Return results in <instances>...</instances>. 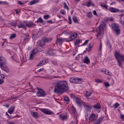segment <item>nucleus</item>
Listing matches in <instances>:
<instances>
[{
    "mask_svg": "<svg viewBox=\"0 0 124 124\" xmlns=\"http://www.w3.org/2000/svg\"><path fill=\"white\" fill-rule=\"evenodd\" d=\"M54 92L55 93L62 94L68 91V83L66 80H59L54 84Z\"/></svg>",
    "mask_w": 124,
    "mask_h": 124,
    "instance_id": "nucleus-1",
    "label": "nucleus"
},
{
    "mask_svg": "<svg viewBox=\"0 0 124 124\" xmlns=\"http://www.w3.org/2000/svg\"><path fill=\"white\" fill-rule=\"evenodd\" d=\"M114 57L117 61L119 66H123V62H124V54H121L118 51H116L114 53Z\"/></svg>",
    "mask_w": 124,
    "mask_h": 124,
    "instance_id": "nucleus-2",
    "label": "nucleus"
},
{
    "mask_svg": "<svg viewBox=\"0 0 124 124\" xmlns=\"http://www.w3.org/2000/svg\"><path fill=\"white\" fill-rule=\"evenodd\" d=\"M105 29V26L103 24H101L99 26L98 31L97 32V36L96 37L97 38H101L102 37V35L104 34V30Z\"/></svg>",
    "mask_w": 124,
    "mask_h": 124,
    "instance_id": "nucleus-3",
    "label": "nucleus"
},
{
    "mask_svg": "<svg viewBox=\"0 0 124 124\" xmlns=\"http://www.w3.org/2000/svg\"><path fill=\"white\" fill-rule=\"evenodd\" d=\"M6 63V60L5 59L2 57H0V67L1 68L2 70H4V71H6L7 72H9V70L8 69H5L3 67L4 64Z\"/></svg>",
    "mask_w": 124,
    "mask_h": 124,
    "instance_id": "nucleus-4",
    "label": "nucleus"
},
{
    "mask_svg": "<svg viewBox=\"0 0 124 124\" xmlns=\"http://www.w3.org/2000/svg\"><path fill=\"white\" fill-rule=\"evenodd\" d=\"M6 63V60L5 59L2 57H0V67L1 68L2 70H4V71H6L7 72H9V70L8 69H5L3 67L4 64Z\"/></svg>",
    "mask_w": 124,
    "mask_h": 124,
    "instance_id": "nucleus-5",
    "label": "nucleus"
},
{
    "mask_svg": "<svg viewBox=\"0 0 124 124\" xmlns=\"http://www.w3.org/2000/svg\"><path fill=\"white\" fill-rule=\"evenodd\" d=\"M74 98L76 101V103H77L78 106L81 107L83 105V103H84V102L82 101L81 99H80V97L75 96Z\"/></svg>",
    "mask_w": 124,
    "mask_h": 124,
    "instance_id": "nucleus-6",
    "label": "nucleus"
},
{
    "mask_svg": "<svg viewBox=\"0 0 124 124\" xmlns=\"http://www.w3.org/2000/svg\"><path fill=\"white\" fill-rule=\"evenodd\" d=\"M41 112L46 115H54V112L46 108H41Z\"/></svg>",
    "mask_w": 124,
    "mask_h": 124,
    "instance_id": "nucleus-7",
    "label": "nucleus"
},
{
    "mask_svg": "<svg viewBox=\"0 0 124 124\" xmlns=\"http://www.w3.org/2000/svg\"><path fill=\"white\" fill-rule=\"evenodd\" d=\"M46 94V93H45V92L42 89L39 90L36 93L37 96H38L39 97H43L45 96Z\"/></svg>",
    "mask_w": 124,
    "mask_h": 124,
    "instance_id": "nucleus-8",
    "label": "nucleus"
},
{
    "mask_svg": "<svg viewBox=\"0 0 124 124\" xmlns=\"http://www.w3.org/2000/svg\"><path fill=\"white\" fill-rule=\"evenodd\" d=\"M50 41H52V38H45L44 40H41L40 42V46H44L45 45V43H47V42H50Z\"/></svg>",
    "mask_w": 124,
    "mask_h": 124,
    "instance_id": "nucleus-9",
    "label": "nucleus"
},
{
    "mask_svg": "<svg viewBox=\"0 0 124 124\" xmlns=\"http://www.w3.org/2000/svg\"><path fill=\"white\" fill-rule=\"evenodd\" d=\"M37 52H38V49L35 48L31 52L30 54V56L29 57L30 60H32L34 58V56L36 55Z\"/></svg>",
    "mask_w": 124,
    "mask_h": 124,
    "instance_id": "nucleus-10",
    "label": "nucleus"
},
{
    "mask_svg": "<svg viewBox=\"0 0 124 124\" xmlns=\"http://www.w3.org/2000/svg\"><path fill=\"white\" fill-rule=\"evenodd\" d=\"M17 26L18 29H23V30L27 31L26 21L19 23Z\"/></svg>",
    "mask_w": 124,
    "mask_h": 124,
    "instance_id": "nucleus-11",
    "label": "nucleus"
},
{
    "mask_svg": "<svg viewBox=\"0 0 124 124\" xmlns=\"http://www.w3.org/2000/svg\"><path fill=\"white\" fill-rule=\"evenodd\" d=\"M82 105H83L86 109V110L89 112H90V111H91V110L92 109V106H91V105H90L88 103H83Z\"/></svg>",
    "mask_w": 124,
    "mask_h": 124,
    "instance_id": "nucleus-12",
    "label": "nucleus"
},
{
    "mask_svg": "<svg viewBox=\"0 0 124 124\" xmlns=\"http://www.w3.org/2000/svg\"><path fill=\"white\" fill-rule=\"evenodd\" d=\"M97 119V116L94 113H92L89 116L90 122H94L95 120Z\"/></svg>",
    "mask_w": 124,
    "mask_h": 124,
    "instance_id": "nucleus-13",
    "label": "nucleus"
},
{
    "mask_svg": "<svg viewBox=\"0 0 124 124\" xmlns=\"http://www.w3.org/2000/svg\"><path fill=\"white\" fill-rule=\"evenodd\" d=\"M109 11L112 13H117V12H123V11H120L119 9L116 8L110 7L109 9Z\"/></svg>",
    "mask_w": 124,
    "mask_h": 124,
    "instance_id": "nucleus-14",
    "label": "nucleus"
},
{
    "mask_svg": "<svg viewBox=\"0 0 124 124\" xmlns=\"http://www.w3.org/2000/svg\"><path fill=\"white\" fill-rule=\"evenodd\" d=\"M59 119L62 121H66L68 119V116L67 115L61 114L59 116Z\"/></svg>",
    "mask_w": 124,
    "mask_h": 124,
    "instance_id": "nucleus-15",
    "label": "nucleus"
},
{
    "mask_svg": "<svg viewBox=\"0 0 124 124\" xmlns=\"http://www.w3.org/2000/svg\"><path fill=\"white\" fill-rule=\"evenodd\" d=\"M83 62L84 63H86L87 64H90L91 63V61H90V59H89V57L88 56H86L83 60Z\"/></svg>",
    "mask_w": 124,
    "mask_h": 124,
    "instance_id": "nucleus-16",
    "label": "nucleus"
},
{
    "mask_svg": "<svg viewBox=\"0 0 124 124\" xmlns=\"http://www.w3.org/2000/svg\"><path fill=\"white\" fill-rule=\"evenodd\" d=\"M41 78H44V79H46L48 80V79H55L56 78H60V76H48L47 77H41Z\"/></svg>",
    "mask_w": 124,
    "mask_h": 124,
    "instance_id": "nucleus-17",
    "label": "nucleus"
},
{
    "mask_svg": "<svg viewBox=\"0 0 124 124\" xmlns=\"http://www.w3.org/2000/svg\"><path fill=\"white\" fill-rule=\"evenodd\" d=\"M26 27L28 28H32L33 27V23L31 21H25Z\"/></svg>",
    "mask_w": 124,
    "mask_h": 124,
    "instance_id": "nucleus-18",
    "label": "nucleus"
},
{
    "mask_svg": "<svg viewBox=\"0 0 124 124\" xmlns=\"http://www.w3.org/2000/svg\"><path fill=\"white\" fill-rule=\"evenodd\" d=\"M78 34L77 32H74L70 37V38L71 40H74V39L77 38Z\"/></svg>",
    "mask_w": 124,
    "mask_h": 124,
    "instance_id": "nucleus-19",
    "label": "nucleus"
},
{
    "mask_svg": "<svg viewBox=\"0 0 124 124\" xmlns=\"http://www.w3.org/2000/svg\"><path fill=\"white\" fill-rule=\"evenodd\" d=\"M111 28L113 31H115L119 29V24H117L116 23H112L111 25Z\"/></svg>",
    "mask_w": 124,
    "mask_h": 124,
    "instance_id": "nucleus-20",
    "label": "nucleus"
},
{
    "mask_svg": "<svg viewBox=\"0 0 124 124\" xmlns=\"http://www.w3.org/2000/svg\"><path fill=\"white\" fill-rule=\"evenodd\" d=\"M85 4H86V6H87L88 7H90V6H91V5L92 6H94V3H93V2H92L91 0L87 1L85 3Z\"/></svg>",
    "mask_w": 124,
    "mask_h": 124,
    "instance_id": "nucleus-21",
    "label": "nucleus"
},
{
    "mask_svg": "<svg viewBox=\"0 0 124 124\" xmlns=\"http://www.w3.org/2000/svg\"><path fill=\"white\" fill-rule=\"evenodd\" d=\"M31 116H32V117H33V118H34L35 119H37V118H38V113H37V112L31 111Z\"/></svg>",
    "mask_w": 124,
    "mask_h": 124,
    "instance_id": "nucleus-22",
    "label": "nucleus"
},
{
    "mask_svg": "<svg viewBox=\"0 0 124 124\" xmlns=\"http://www.w3.org/2000/svg\"><path fill=\"white\" fill-rule=\"evenodd\" d=\"M15 110V107H10L8 110V113H9V114H13Z\"/></svg>",
    "mask_w": 124,
    "mask_h": 124,
    "instance_id": "nucleus-23",
    "label": "nucleus"
},
{
    "mask_svg": "<svg viewBox=\"0 0 124 124\" xmlns=\"http://www.w3.org/2000/svg\"><path fill=\"white\" fill-rule=\"evenodd\" d=\"M92 93H93V90L90 91V92L86 91L85 93L86 97L89 98V96H91Z\"/></svg>",
    "mask_w": 124,
    "mask_h": 124,
    "instance_id": "nucleus-24",
    "label": "nucleus"
},
{
    "mask_svg": "<svg viewBox=\"0 0 124 124\" xmlns=\"http://www.w3.org/2000/svg\"><path fill=\"white\" fill-rule=\"evenodd\" d=\"M39 0H33L29 3V5H32V4H35V3H38Z\"/></svg>",
    "mask_w": 124,
    "mask_h": 124,
    "instance_id": "nucleus-25",
    "label": "nucleus"
},
{
    "mask_svg": "<svg viewBox=\"0 0 124 124\" xmlns=\"http://www.w3.org/2000/svg\"><path fill=\"white\" fill-rule=\"evenodd\" d=\"M82 81V78H76V82H74V84H80Z\"/></svg>",
    "mask_w": 124,
    "mask_h": 124,
    "instance_id": "nucleus-26",
    "label": "nucleus"
},
{
    "mask_svg": "<svg viewBox=\"0 0 124 124\" xmlns=\"http://www.w3.org/2000/svg\"><path fill=\"white\" fill-rule=\"evenodd\" d=\"M102 122V118H100L94 122L93 124H99Z\"/></svg>",
    "mask_w": 124,
    "mask_h": 124,
    "instance_id": "nucleus-27",
    "label": "nucleus"
},
{
    "mask_svg": "<svg viewBox=\"0 0 124 124\" xmlns=\"http://www.w3.org/2000/svg\"><path fill=\"white\" fill-rule=\"evenodd\" d=\"M93 107L95 109H100V104L99 103H97L96 104L94 105Z\"/></svg>",
    "mask_w": 124,
    "mask_h": 124,
    "instance_id": "nucleus-28",
    "label": "nucleus"
},
{
    "mask_svg": "<svg viewBox=\"0 0 124 124\" xmlns=\"http://www.w3.org/2000/svg\"><path fill=\"white\" fill-rule=\"evenodd\" d=\"M114 31H115V33L117 35H119L121 33V29H120L119 28L114 30Z\"/></svg>",
    "mask_w": 124,
    "mask_h": 124,
    "instance_id": "nucleus-29",
    "label": "nucleus"
},
{
    "mask_svg": "<svg viewBox=\"0 0 124 124\" xmlns=\"http://www.w3.org/2000/svg\"><path fill=\"white\" fill-rule=\"evenodd\" d=\"M86 14L88 18H93V14H92V12H87Z\"/></svg>",
    "mask_w": 124,
    "mask_h": 124,
    "instance_id": "nucleus-30",
    "label": "nucleus"
},
{
    "mask_svg": "<svg viewBox=\"0 0 124 124\" xmlns=\"http://www.w3.org/2000/svg\"><path fill=\"white\" fill-rule=\"evenodd\" d=\"M15 37H16V34L13 33V34H11V35L9 37V39H10V40H12V39H14V38H15Z\"/></svg>",
    "mask_w": 124,
    "mask_h": 124,
    "instance_id": "nucleus-31",
    "label": "nucleus"
},
{
    "mask_svg": "<svg viewBox=\"0 0 124 124\" xmlns=\"http://www.w3.org/2000/svg\"><path fill=\"white\" fill-rule=\"evenodd\" d=\"M90 111L86 112L85 119L86 120H89L90 119Z\"/></svg>",
    "mask_w": 124,
    "mask_h": 124,
    "instance_id": "nucleus-32",
    "label": "nucleus"
},
{
    "mask_svg": "<svg viewBox=\"0 0 124 124\" xmlns=\"http://www.w3.org/2000/svg\"><path fill=\"white\" fill-rule=\"evenodd\" d=\"M71 109L72 111H73V112H74V114H76V113H77L76 108H75V107H74V106H72Z\"/></svg>",
    "mask_w": 124,
    "mask_h": 124,
    "instance_id": "nucleus-33",
    "label": "nucleus"
},
{
    "mask_svg": "<svg viewBox=\"0 0 124 124\" xmlns=\"http://www.w3.org/2000/svg\"><path fill=\"white\" fill-rule=\"evenodd\" d=\"M73 19V22H74V23H78V18H77V17H76V16H74L72 17Z\"/></svg>",
    "mask_w": 124,
    "mask_h": 124,
    "instance_id": "nucleus-34",
    "label": "nucleus"
},
{
    "mask_svg": "<svg viewBox=\"0 0 124 124\" xmlns=\"http://www.w3.org/2000/svg\"><path fill=\"white\" fill-rule=\"evenodd\" d=\"M104 72L106 74H107V75H109L110 76L112 75V73L110 72V71H109V70H108L104 71Z\"/></svg>",
    "mask_w": 124,
    "mask_h": 124,
    "instance_id": "nucleus-35",
    "label": "nucleus"
},
{
    "mask_svg": "<svg viewBox=\"0 0 124 124\" xmlns=\"http://www.w3.org/2000/svg\"><path fill=\"white\" fill-rule=\"evenodd\" d=\"M37 22L38 23H43V19L41 17H39L35 23H37Z\"/></svg>",
    "mask_w": 124,
    "mask_h": 124,
    "instance_id": "nucleus-36",
    "label": "nucleus"
},
{
    "mask_svg": "<svg viewBox=\"0 0 124 124\" xmlns=\"http://www.w3.org/2000/svg\"><path fill=\"white\" fill-rule=\"evenodd\" d=\"M113 106L114 108H115V109H116V108H118V107H119V106H120V104H119V103H115L114 104Z\"/></svg>",
    "mask_w": 124,
    "mask_h": 124,
    "instance_id": "nucleus-37",
    "label": "nucleus"
},
{
    "mask_svg": "<svg viewBox=\"0 0 124 124\" xmlns=\"http://www.w3.org/2000/svg\"><path fill=\"white\" fill-rule=\"evenodd\" d=\"M48 62V58H45V59L43 60V62L44 63V64H46V63H47Z\"/></svg>",
    "mask_w": 124,
    "mask_h": 124,
    "instance_id": "nucleus-38",
    "label": "nucleus"
},
{
    "mask_svg": "<svg viewBox=\"0 0 124 124\" xmlns=\"http://www.w3.org/2000/svg\"><path fill=\"white\" fill-rule=\"evenodd\" d=\"M101 5L102 6V7L105 8L106 10H107L108 9V6L106 5V4H102Z\"/></svg>",
    "mask_w": 124,
    "mask_h": 124,
    "instance_id": "nucleus-39",
    "label": "nucleus"
},
{
    "mask_svg": "<svg viewBox=\"0 0 124 124\" xmlns=\"http://www.w3.org/2000/svg\"><path fill=\"white\" fill-rule=\"evenodd\" d=\"M64 100L66 102H69L70 101L69 98H68L67 96H65L64 97Z\"/></svg>",
    "mask_w": 124,
    "mask_h": 124,
    "instance_id": "nucleus-40",
    "label": "nucleus"
},
{
    "mask_svg": "<svg viewBox=\"0 0 124 124\" xmlns=\"http://www.w3.org/2000/svg\"><path fill=\"white\" fill-rule=\"evenodd\" d=\"M41 65H44V63H43V61L40 62L39 63L37 64V66H40Z\"/></svg>",
    "mask_w": 124,
    "mask_h": 124,
    "instance_id": "nucleus-41",
    "label": "nucleus"
},
{
    "mask_svg": "<svg viewBox=\"0 0 124 124\" xmlns=\"http://www.w3.org/2000/svg\"><path fill=\"white\" fill-rule=\"evenodd\" d=\"M11 25H12V26H13V27H16V25H17V22H12L11 23Z\"/></svg>",
    "mask_w": 124,
    "mask_h": 124,
    "instance_id": "nucleus-42",
    "label": "nucleus"
},
{
    "mask_svg": "<svg viewBox=\"0 0 124 124\" xmlns=\"http://www.w3.org/2000/svg\"><path fill=\"white\" fill-rule=\"evenodd\" d=\"M69 82H70V83H73V84H74V78H71L69 79Z\"/></svg>",
    "mask_w": 124,
    "mask_h": 124,
    "instance_id": "nucleus-43",
    "label": "nucleus"
},
{
    "mask_svg": "<svg viewBox=\"0 0 124 124\" xmlns=\"http://www.w3.org/2000/svg\"><path fill=\"white\" fill-rule=\"evenodd\" d=\"M95 81L96 83H102V80L101 79H99L98 78L96 79Z\"/></svg>",
    "mask_w": 124,
    "mask_h": 124,
    "instance_id": "nucleus-44",
    "label": "nucleus"
},
{
    "mask_svg": "<svg viewBox=\"0 0 124 124\" xmlns=\"http://www.w3.org/2000/svg\"><path fill=\"white\" fill-rule=\"evenodd\" d=\"M63 5L64 6V8L68 10V7H67V5H66V3L65 2L63 3Z\"/></svg>",
    "mask_w": 124,
    "mask_h": 124,
    "instance_id": "nucleus-45",
    "label": "nucleus"
},
{
    "mask_svg": "<svg viewBox=\"0 0 124 124\" xmlns=\"http://www.w3.org/2000/svg\"><path fill=\"white\" fill-rule=\"evenodd\" d=\"M49 17H50V16L47 15H45L44 16V19H45V20H47V19L49 18Z\"/></svg>",
    "mask_w": 124,
    "mask_h": 124,
    "instance_id": "nucleus-46",
    "label": "nucleus"
},
{
    "mask_svg": "<svg viewBox=\"0 0 124 124\" xmlns=\"http://www.w3.org/2000/svg\"><path fill=\"white\" fill-rule=\"evenodd\" d=\"M61 14H63V15H64L66 13L65 11L64 10H61L60 11Z\"/></svg>",
    "mask_w": 124,
    "mask_h": 124,
    "instance_id": "nucleus-47",
    "label": "nucleus"
},
{
    "mask_svg": "<svg viewBox=\"0 0 124 124\" xmlns=\"http://www.w3.org/2000/svg\"><path fill=\"white\" fill-rule=\"evenodd\" d=\"M79 42H80V40H77L75 42V45H78V44H79Z\"/></svg>",
    "mask_w": 124,
    "mask_h": 124,
    "instance_id": "nucleus-48",
    "label": "nucleus"
},
{
    "mask_svg": "<svg viewBox=\"0 0 124 124\" xmlns=\"http://www.w3.org/2000/svg\"><path fill=\"white\" fill-rule=\"evenodd\" d=\"M2 40H3V41H4L3 42V43L2 44V46H3L4 45V43L5 42H6V41H7V39H2Z\"/></svg>",
    "mask_w": 124,
    "mask_h": 124,
    "instance_id": "nucleus-49",
    "label": "nucleus"
},
{
    "mask_svg": "<svg viewBox=\"0 0 124 124\" xmlns=\"http://www.w3.org/2000/svg\"><path fill=\"white\" fill-rule=\"evenodd\" d=\"M57 43H59L60 44V43H61V42H62V39H61V38L57 39Z\"/></svg>",
    "mask_w": 124,
    "mask_h": 124,
    "instance_id": "nucleus-50",
    "label": "nucleus"
},
{
    "mask_svg": "<svg viewBox=\"0 0 124 124\" xmlns=\"http://www.w3.org/2000/svg\"><path fill=\"white\" fill-rule=\"evenodd\" d=\"M89 42V40H86L85 42L83 44L82 46H84V45H86Z\"/></svg>",
    "mask_w": 124,
    "mask_h": 124,
    "instance_id": "nucleus-51",
    "label": "nucleus"
},
{
    "mask_svg": "<svg viewBox=\"0 0 124 124\" xmlns=\"http://www.w3.org/2000/svg\"><path fill=\"white\" fill-rule=\"evenodd\" d=\"M19 97V96H14V97H11V99H17V98H18Z\"/></svg>",
    "mask_w": 124,
    "mask_h": 124,
    "instance_id": "nucleus-52",
    "label": "nucleus"
},
{
    "mask_svg": "<svg viewBox=\"0 0 124 124\" xmlns=\"http://www.w3.org/2000/svg\"><path fill=\"white\" fill-rule=\"evenodd\" d=\"M92 45L91 44H90L89 45V50H88V52H90V51H91V50H92Z\"/></svg>",
    "mask_w": 124,
    "mask_h": 124,
    "instance_id": "nucleus-53",
    "label": "nucleus"
},
{
    "mask_svg": "<svg viewBox=\"0 0 124 124\" xmlns=\"http://www.w3.org/2000/svg\"><path fill=\"white\" fill-rule=\"evenodd\" d=\"M93 15H95V16H97V13H96V11H93Z\"/></svg>",
    "mask_w": 124,
    "mask_h": 124,
    "instance_id": "nucleus-54",
    "label": "nucleus"
},
{
    "mask_svg": "<svg viewBox=\"0 0 124 124\" xmlns=\"http://www.w3.org/2000/svg\"><path fill=\"white\" fill-rule=\"evenodd\" d=\"M17 3H18V4H20V5H23V4H24V3H22L20 0H18Z\"/></svg>",
    "mask_w": 124,
    "mask_h": 124,
    "instance_id": "nucleus-55",
    "label": "nucleus"
},
{
    "mask_svg": "<svg viewBox=\"0 0 124 124\" xmlns=\"http://www.w3.org/2000/svg\"><path fill=\"white\" fill-rule=\"evenodd\" d=\"M49 55L50 56H55V53L49 51Z\"/></svg>",
    "mask_w": 124,
    "mask_h": 124,
    "instance_id": "nucleus-56",
    "label": "nucleus"
},
{
    "mask_svg": "<svg viewBox=\"0 0 124 124\" xmlns=\"http://www.w3.org/2000/svg\"><path fill=\"white\" fill-rule=\"evenodd\" d=\"M105 85L106 87H109L110 85H109V83L108 82H105Z\"/></svg>",
    "mask_w": 124,
    "mask_h": 124,
    "instance_id": "nucleus-57",
    "label": "nucleus"
},
{
    "mask_svg": "<svg viewBox=\"0 0 124 124\" xmlns=\"http://www.w3.org/2000/svg\"><path fill=\"white\" fill-rule=\"evenodd\" d=\"M3 4H6V5H9V3H8L6 1H3Z\"/></svg>",
    "mask_w": 124,
    "mask_h": 124,
    "instance_id": "nucleus-58",
    "label": "nucleus"
},
{
    "mask_svg": "<svg viewBox=\"0 0 124 124\" xmlns=\"http://www.w3.org/2000/svg\"><path fill=\"white\" fill-rule=\"evenodd\" d=\"M43 70H44V68H41L40 69L38 70V72H41V71H43Z\"/></svg>",
    "mask_w": 124,
    "mask_h": 124,
    "instance_id": "nucleus-59",
    "label": "nucleus"
},
{
    "mask_svg": "<svg viewBox=\"0 0 124 124\" xmlns=\"http://www.w3.org/2000/svg\"><path fill=\"white\" fill-rule=\"evenodd\" d=\"M4 82V80H3V79H0V84H2Z\"/></svg>",
    "mask_w": 124,
    "mask_h": 124,
    "instance_id": "nucleus-60",
    "label": "nucleus"
},
{
    "mask_svg": "<svg viewBox=\"0 0 124 124\" xmlns=\"http://www.w3.org/2000/svg\"><path fill=\"white\" fill-rule=\"evenodd\" d=\"M102 48V45L101 43L99 51H101Z\"/></svg>",
    "mask_w": 124,
    "mask_h": 124,
    "instance_id": "nucleus-61",
    "label": "nucleus"
},
{
    "mask_svg": "<svg viewBox=\"0 0 124 124\" xmlns=\"http://www.w3.org/2000/svg\"><path fill=\"white\" fill-rule=\"evenodd\" d=\"M120 118H121V119H124V115L121 114V115H120Z\"/></svg>",
    "mask_w": 124,
    "mask_h": 124,
    "instance_id": "nucleus-62",
    "label": "nucleus"
},
{
    "mask_svg": "<svg viewBox=\"0 0 124 124\" xmlns=\"http://www.w3.org/2000/svg\"><path fill=\"white\" fill-rule=\"evenodd\" d=\"M6 115L7 116L8 119H10V116L9 114H8L7 113V112L6 113Z\"/></svg>",
    "mask_w": 124,
    "mask_h": 124,
    "instance_id": "nucleus-63",
    "label": "nucleus"
},
{
    "mask_svg": "<svg viewBox=\"0 0 124 124\" xmlns=\"http://www.w3.org/2000/svg\"><path fill=\"white\" fill-rule=\"evenodd\" d=\"M16 14H19V11H18V10H16Z\"/></svg>",
    "mask_w": 124,
    "mask_h": 124,
    "instance_id": "nucleus-64",
    "label": "nucleus"
}]
</instances>
